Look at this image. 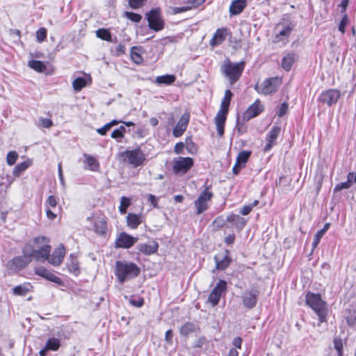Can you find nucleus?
I'll return each instance as SVG.
<instances>
[{"label":"nucleus","instance_id":"nucleus-1","mask_svg":"<svg viewBox=\"0 0 356 356\" xmlns=\"http://www.w3.org/2000/svg\"><path fill=\"white\" fill-rule=\"evenodd\" d=\"M140 268L134 262L117 261L115 265V275L121 284L140 275Z\"/></svg>","mask_w":356,"mask_h":356},{"label":"nucleus","instance_id":"nucleus-2","mask_svg":"<svg viewBox=\"0 0 356 356\" xmlns=\"http://www.w3.org/2000/svg\"><path fill=\"white\" fill-rule=\"evenodd\" d=\"M305 302L318 316L320 323L327 321L328 308L327 302L322 299L320 293H307Z\"/></svg>","mask_w":356,"mask_h":356},{"label":"nucleus","instance_id":"nucleus-3","mask_svg":"<svg viewBox=\"0 0 356 356\" xmlns=\"http://www.w3.org/2000/svg\"><path fill=\"white\" fill-rule=\"evenodd\" d=\"M120 157L122 161L133 168L142 166L147 161L146 154L140 147L134 149H126L120 153Z\"/></svg>","mask_w":356,"mask_h":356},{"label":"nucleus","instance_id":"nucleus-4","mask_svg":"<svg viewBox=\"0 0 356 356\" xmlns=\"http://www.w3.org/2000/svg\"><path fill=\"white\" fill-rule=\"evenodd\" d=\"M245 63H232L229 60L224 63L221 67L222 74L226 76L231 85L234 84L241 78L244 70Z\"/></svg>","mask_w":356,"mask_h":356},{"label":"nucleus","instance_id":"nucleus-5","mask_svg":"<svg viewBox=\"0 0 356 356\" xmlns=\"http://www.w3.org/2000/svg\"><path fill=\"white\" fill-rule=\"evenodd\" d=\"M89 223L88 229L99 235H104L107 232L106 217L103 213H94L86 218Z\"/></svg>","mask_w":356,"mask_h":356},{"label":"nucleus","instance_id":"nucleus-6","mask_svg":"<svg viewBox=\"0 0 356 356\" xmlns=\"http://www.w3.org/2000/svg\"><path fill=\"white\" fill-rule=\"evenodd\" d=\"M145 15L150 29L159 32L164 29L165 23L160 8H152Z\"/></svg>","mask_w":356,"mask_h":356},{"label":"nucleus","instance_id":"nucleus-7","mask_svg":"<svg viewBox=\"0 0 356 356\" xmlns=\"http://www.w3.org/2000/svg\"><path fill=\"white\" fill-rule=\"evenodd\" d=\"M210 187L211 186H208L206 183L204 185V191L200 193L197 200L194 201L197 215H200L209 209V202L213 197V192L209 191Z\"/></svg>","mask_w":356,"mask_h":356},{"label":"nucleus","instance_id":"nucleus-8","mask_svg":"<svg viewBox=\"0 0 356 356\" xmlns=\"http://www.w3.org/2000/svg\"><path fill=\"white\" fill-rule=\"evenodd\" d=\"M24 246L26 249L25 252L30 255L31 261L33 259H35L38 262H44L46 260L47 261V258L49 256L51 249L49 245H44L38 250L34 249L33 246L29 243L26 244Z\"/></svg>","mask_w":356,"mask_h":356},{"label":"nucleus","instance_id":"nucleus-9","mask_svg":"<svg viewBox=\"0 0 356 356\" xmlns=\"http://www.w3.org/2000/svg\"><path fill=\"white\" fill-rule=\"evenodd\" d=\"M25 246L22 248V255L15 257L8 262V268L13 272H17L25 268L31 261L30 255L26 253Z\"/></svg>","mask_w":356,"mask_h":356},{"label":"nucleus","instance_id":"nucleus-10","mask_svg":"<svg viewBox=\"0 0 356 356\" xmlns=\"http://www.w3.org/2000/svg\"><path fill=\"white\" fill-rule=\"evenodd\" d=\"M194 161L191 157H177L172 161V171L175 175H185L193 166Z\"/></svg>","mask_w":356,"mask_h":356},{"label":"nucleus","instance_id":"nucleus-11","mask_svg":"<svg viewBox=\"0 0 356 356\" xmlns=\"http://www.w3.org/2000/svg\"><path fill=\"white\" fill-rule=\"evenodd\" d=\"M296 26L295 22L292 21L281 22L277 24L275 29L282 27V29L275 35L276 42H280L284 38H288Z\"/></svg>","mask_w":356,"mask_h":356},{"label":"nucleus","instance_id":"nucleus-12","mask_svg":"<svg viewBox=\"0 0 356 356\" xmlns=\"http://www.w3.org/2000/svg\"><path fill=\"white\" fill-rule=\"evenodd\" d=\"M341 97V92L337 89H329L323 91L319 96L318 100L320 102L331 106L337 104Z\"/></svg>","mask_w":356,"mask_h":356},{"label":"nucleus","instance_id":"nucleus-13","mask_svg":"<svg viewBox=\"0 0 356 356\" xmlns=\"http://www.w3.org/2000/svg\"><path fill=\"white\" fill-rule=\"evenodd\" d=\"M281 83V80L277 76L265 79L262 83L261 94L268 95L275 93L277 91Z\"/></svg>","mask_w":356,"mask_h":356},{"label":"nucleus","instance_id":"nucleus-14","mask_svg":"<svg viewBox=\"0 0 356 356\" xmlns=\"http://www.w3.org/2000/svg\"><path fill=\"white\" fill-rule=\"evenodd\" d=\"M138 241L137 237H134L126 232H121L115 240V248L128 249Z\"/></svg>","mask_w":356,"mask_h":356},{"label":"nucleus","instance_id":"nucleus-15","mask_svg":"<svg viewBox=\"0 0 356 356\" xmlns=\"http://www.w3.org/2000/svg\"><path fill=\"white\" fill-rule=\"evenodd\" d=\"M264 110V106L261 104V102L257 99L253 104H252L247 110L243 113V120L248 121L250 119L258 116Z\"/></svg>","mask_w":356,"mask_h":356},{"label":"nucleus","instance_id":"nucleus-16","mask_svg":"<svg viewBox=\"0 0 356 356\" xmlns=\"http://www.w3.org/2000/svg\"><path fill=\"white\" fill-rule=\"evenodd\" d=\"M65 255V248L63 244H60L55 248L51 254H49L47 261L54 266H60Z\"/></svg>","mask_w":356,"mask_h":356},{"label":"nucleus","instance_id":"nucleus-17","mask_svg":"<svg viewBox=\"0 0 356 356\" xmlns=\"http://www.w3.org/2000/svg\"><path fill=\"white\" fill-rule=\"evenodd\" d=\"M34 272L37 275H39L49 281L56 283L60 286L64 285V282L59 277L43 266L36 267Z\"/></svg>","mask_w":356,"mask_h":356},{"label":"nucleus","instance_id":"nucleus-18","mask_svg":"<svg viewBox=\"0 0 356 356\" xmlns=\"http://www.w3.org/2000/svg\"><path fill=\"white\" fill-rule=\"evenodd\" d=\"M259 291L257 289H252L245 292L242 296L243 305L248 309L254 307L257 302Z\"/></svg>","mask_w":356,"mask_h":356},{"label":"nucleus","instance_id":"nucleus-19","mask_svg":"<svg viewBox=\"0 0 356 356\" xmlns=\"http://www.w3.org/2000/svg\"><path fill=\"white\" fill-rule=\"evenodd\" d=\"M281 132V127L279 126H273L269 131L266 136V144L264 147L265 152L270 151L272 147L275 145L276 140L277 139Z\"/></svg>","mask_w":356,"mask_h":356},{"label":"nucleus","instance_id":"nucleus-20","mask_svg":"<svg viewBox=\"0 0 356 356\" xmlns=\"http://www.w3.org/2000/svg\"><path fill=\"white\" fill-rule=\"evenodd\" d=\"M190 120V114L184 113L179 120L174 129L172 130V134L175 138L181 136L186 131L188 124Z\"/></svg>","mask_w":356,"mask_h":356},{"label":"nucleus","instance_id":"nucleus-21","mask_svg":"<svg viewBox=\"0 0 356 356\" xmlns=\"http://www.w3.org/2000/svg\"><path fill=\"white\" fill-rule=\"evenodd\" d=\"M229 254V251L226 250L225 255L219 254L214 257L216 268L218 270H224L229 266L232 259Z\"/></svg>","mask_w":356,"mask_h":356},{"label":"nucleus","instance_id":"nucleus-22","mask_svg":"<svg viewBox=\"0 0 356 356\" xmlns=\"http://www.w3.org/2000/svg\"><path fill=\"white\" fill-rule=\"evenodd\" d=\"M227 112L219 110L214 119L217 132L220 137L224 134L225 123L227 119Z\"/></svg>","mask_w":356,"mask_h":356},{"label":"nucleus","instance_id":"nucleus-23","mask_svg":"<svg viewBox=\"0 0 356 356\" xmlns=\"http://www.w3.org/2000/svg\"><path fill=\"white\" fill-rule=\"evenodd\" d=\"M137 248L140 252L150 255L158 251L159 243L155 241H151L148 243H139Z\"/></svg>","mask_w":356,"mask_h":356},{"label":"nucleus","instance_id":"nucleus-24","mask_svg":"<svg viewBox=\"0 0 356 356\" xmlns=\"http://www.w3.org/2000/svg\"><path fill=\"white\" fill-rule=\"evenodd\" d=\"M246 6V0H233L229 8L230 16L238 15L241 14Z\"/></svg>","mask_w":356,"mask_h":356},{"label":"nucleus","instance_id":"nucleus-25","mask_svg":"<svg viewBox=\"0 0 356 356\" xmlns=\"http://www.w3.org/2000/svg\"><path fill=\"white\" fill-rule=\"evenodd\" d=\"M226 32L227 29H218L210 40L209 44L212 47L221 44L226 39Z\"/></svg>","mask_w":356,"mask_h":356},{"label":"nucleus","instance_id":"nucleus-26","mask_svg":"<svg viewBox=\"0 0 356 356\" xmlns=\"http://www.w3.org/2000/svg\"><path fill=\"white\" fill-rule=\"evenodd\" d=\"M67 268L70 273H72L75 276H78L80 274V268L77 258L73 254L70 255L68 261L66 264Z\"/></svg>","mask_w":356,"mask_h":356},{"label":"nucleus","instance_id":"nucleus-27","mask_svg":"<svg viewBox=\"0 0 356 356\" xmlns=\"http://www.w3.org/2000/svg\"><path fill=\"white\" fill-rule=\"evenodd\" d=\"M227 221L233 224L238 230H241L246 224V220L237 214H231L227 216Z\"/></svg>","mask_w":356,"mask_h":356},{"label":"nucleus","instance_id":"nucleus-28","mask_svg":"<svg viewBox=\"0 0 356 356\" xmlns=\"http://www.w3.org/2000/svg\"><path fill=\"white\" fill-rule=\"evenodd\" d=\"M296 58V55L294 53H288L282 59V67L285 71H290Z\"/></svg>","mask_w":356,"mask_h":356},{"label":"nucleus","instance_id":"nucleus-29","mask_svg":"<svg viewBox=\"0 0 356 356\" xmlns=\"http://www.w3.org/2000/svg\"><path fill=\"white\" fill-rule=\"evenodd\" d=\"M197 326L192 322L184 323L179 328V333L184 337H188L191 334L195 332Z\"/></svg>","mask_w":356,"mask_h":356},{"label":"nucleus","instance_id":"nucleus-30","mask_svg":"<svg viewBox=\"0 0 356 356\" xmlns=\"http://www.w3.org/2000/svg\"><path fill=\"white\" fill-rule=\"evenodd\" d=\"M127 226L130 228L136 229L142 222L140 216L136 213H129L127 216Z\"/></svg>","mask_w":356,"mask_h":356},{"label":"nucleus","instance_id":"nucleus-31","mask_svg":"<svg viewBox=\"0 0 356 356\" xmlns=\"http://www.w3.org/2000/svg\"><path fill=\"white\" fill-rule=\"evenodd\" d=\"M232 97H233L232 92L229 89L226 90L225 92L224 97L220 103V110L228 113L229 106L230 105V102H231Z\"/></svg>","mask_w":356,"mask_h":356},{"label":"nucleus","instance_id":"nucleus-32","mask_svg":"<svg viewBox=\"0 0 356 356\" xmlns=\"http://www.w3.org/2000/svg\"><path fill=\"white\" fill-rule=\"evenodd\" d=\"M330 227V223H325L323 226V227L318 230L316 234L314 236L313 242H312V250H314L316 248V247L318 245L321 238L323 236V235L325 234V232L328 230Z\"/></svg>","mask_w":356,"mask_h":356},{"label":"nucleus","instance_id":"nucleus-33","mask_svg":"<svg viewBox=\"0 0 356 356\" xmlns=\"http://www.w3.org/2000/svg\"><path fill=\"white\" fill-rule=\"evenodd\" d=\"M124 298L127 300L129 304L136 308H140L144 305L145 301L144 298L139 296H125Z\"/></svg>","mask_w":356,"mask_h":356},{"label":"nucleus","instance_id":"nucleus-34","mask_svg":"<svg viewBox=\"0 0 356 356\" xmlns=\"http://www.w3.org/2000/svg\"><path fill=\"white\" fill-rule=\"evenodd\" d=\"M84 163L87 164L88 168L91 170H96L99 168V163L97 159L91 155L84 154Z\"/></svg>","mask_w":356,"mask_h":356},{"label":"nucleus","instance_id":"nucleus-35","mask_svg":"<svg viewBox=\"0 0 356 356\" xmlns=\"http://www.w3.org/2000/svg\"><path fill=\"white\" fill-rule=\"evenodd\" d=\"M176 77L173 74H165L159 76L156 78V82L158 84L170 85L175 81Z\"/></svg>","mask_w":356,"mask_h":356},{"label":"nucleus","instance_id":"nucleus-36","mask_svg":"<svg viewBox=\"0 0 356 356\" xmlns=\"http://www.w3.org/2000/svg\"><path fill=\"white\" fill-rule=\"evenodd\" d=\"M29 284H20L15 286L13 289V293L14 295L25 296L29 291Z\"/></svg>","mask_w":356,"mask_h":356},{"label":"nucleus","instance_id":"nucleus-37","mask_svg":"<svg viewBox=\"0 0 356 356\" xmlns=\"http://www.w3.org/2000/svg\"><path fill=\"white\" fill-rule=\"evenodd\" d=\"M29 66L38 72H43L46 70V65L41 60H30L29 62Z\"/></svg>","mask_w":356,"mask_h":356},{"label":"nucleus","instance_id":"nucleus-38","mask_svg":"<svg viewBox=\"0 0 356 356\" xmlns=\"http://www.w3.org/2000/svg\"><path fill=\"white\" fill-rule=\"evenodd\" d=\"M96 35L99 38L108 41L113 42L111 33L109 30L106 29H99L96 31Z\"/></svg>","mask_w":356,"mask_h":356},{"label":"nucleus","instance_id":"nucleus-39","mask_svg":"<svg viewBox=\"0 0 356 356\" xmlns=\"http://www.w3.org/2000/svg\"><path fill=\"white\" fill-rule=\"evenodd\" d=\"M45 346L49 350L56 351L60 346V341L57 338H50L47 340Z\"/></svg>","mask_w":356,"mask_h":356},{"label":"nucleus","instance_id":"nucleus-40","mask_svg":"<svg viewBox=\"0 0 356 356\" xmlns=\"http://www.w3.org/2000/svg\"><path fill=\"white\" fill-rule=\"evenodd\" d=\"M251 155L250 151H242L239 152L236 158V163L243 165L245 167V163L248 161Z\"/></svg>","mask_w":356,"mask_h":356},{"label":"nucleus","instance_id":"nucleus-41","mask_svg":"<svg viewBox=\"0 0 356 356\" xmlns=\"http://www.w3.org/2000/svg\"><path fill=\"white\" fill-rule=\"evenodd\" d=\"M227 290V282L223 280H220L216 286L211 291H216V295H219L220 298L222 293Z\"/></svg>","mask_w":356,"mask_h":356},{"label":"nucleus","instance_id":"nucleus-42","mask_svg":"<svg viewBox=\"0 0 356 356\" xmlns=\"http://www.w3.org/2000/svg\"><path fill=\"white\" fill-rule=\"evenodd\" d=\"M126 132V128L124 126H120L119 128L115 129L111 134V138L118 140V142L124 138Z\"/></svg>","mask_w":356,"mask_h":356},{"label":"nucleus","instance_id":"nucleus-43","mask_svg":"<svg viewBox=\"0 0 356 356\" xmlns=\"http://www.w3.org/2000/svg\"><path fill=\"white\" fill-rule=\"evenodd\" d=\"M29 166V163L28 161H23L17 165L13 169V175L15 177L19 176L22 172L26 170Z\"/></svg>","mask_w":356,"mask_h":356},{"label":"nucleus","instance_id":"nucleus-44","mask_svg":"<svg viewBox=\"0 0 356 356\" xmlns=\"http://www.w3.org/2000/svg\"><path fill=\"white\" fill-rule=\"evenodd\" d=\"M131 60L136 64H140L143 61L141 55L138 53V49L136 47H132L130 52Z\"/></svg>","mask_w":356,"mask_h":356},{"label":"nucleus","instance_id":"nucleus-45","mask_svg":"<svg viewBox=\"0 0 356 356\" xmlns=\"http://www.w3.org/2000/svg\"><path fill=\"white\" fill-rule=\"evenodd\" d=\"M130 204H131L130 199L125 196H122L120 199V205L119 207V211L122 214L126 213L127 208L129 207Z\"/></svg>","mask_w":356,"mask_h":356},{"label":"nucleus","instance_id":"nucleus-46","mask_svg":"<svg viewBox=\"0 0 356 356\" xmlns=\"http://www.w3.org/2000/svg\"><path fill=\"white\" fill-rule=\"evenodd\" d=\"M184 145L189 154L196 153L197 148L191 137L186 138Z\"/></svg>","mask_w":356,"mask_h":356},{"label":"nucleus","instance_id":"nucleus-47","mask_svg":"<svg viewBox=\"0 0 356 356\" xmlns=\"http://www.w3.org/2000/svg\"><path fill=\"white\" fill-rule=\"evenodd\" d=\"M86 85V79L82 77H78L72 82L73 88L76 91H80Z\"/></svg>","mask_w":356,"mask_h":356},{"label":"nucleus","instance_id":"nucleus-48","mask_svg":"<svg viewBox=\"0 0 356 356\" xmlns=\"http://www.w3.org/2000/svg\"><path fill=\"white\" fill-rule=\"evenodd\" d=\"M124 17H126L128 19L138 23L142 19V16L138 13H135L133 12H124Z\"/></svg>","mask_w":356,"mask_h":356},{"label":"nucleus","instance_id":"nucleus-49","mask_svg":"<svg viewBox=\"0 0 356 356\" xmlns=\"http://www.w3.org/2000/svg\"><path fill=\"white\" fill-rule=\"evenodd\" d=\"M18 158V154L15 151H10L8 153L6 156V162L8 165H13L15 163Z\"/></svg>","mask_w":356,"mask_h":356},{"label":"nucleus","instance_id":"nucleus-50","mask_svg":"<svg viewBox=\"0 0 356 356\" xmlns=\"http://www.w3.org/2000/svg\"><path fill=\"white\" fill-rule=\"evenodd\" d=\"M334 348L337 351L338 356H342L343 353V342L341 339H334Z\"/></svg>","mask_w":356,"mask_h":356},{"label":"nucleus","instance_id":"nucleus-51","mask_svg":"<svg viewBox=\"0 0 356 356\" xmlns=\"http://www.w3.org/2000/svg\"><path fill=\"white\" fill-rule=\"evenodd\" d=\"M220 299V296L216 295V291H211L209 296L208 301L214 307L219 303Z\"/></svg>","mask_w":356,"mask_h":356},{"label":"nucleus","instance_id":"nucleus-52","mask_svg":"<svg viewBox=\"0 0 356 356\" xmlns=\"http://www.w3.org/2000/svg\"><path fill=\"white\" fill-rule=\"evenodd\" d=\"M349 19L348 15L345 13L339 24V31L341 33H345L346 32V26L348 24Z\"/></svg>","mask_w":356,"mask_h":356},{"label":"nucleus","instance_id":"nucleus-53","mask_svg":"<svg viewBox=\"0 0 356 356\" xmlns=\"http://www.w3.org/2000/svg\"><path fill=\"white\" fill-rule=\"evenodd\" d=\"M47 38V29L40 28L36 32V38L38 42H43Z\"/></svg>","mask_w":356,"mask_h":356},{"label":"nucleus","instance_id":"nucleus-54","mask_svg":"<svg viewBox=\"0 0 356 356\" xmlns=\"http://www.w3.org/2000/svg\"><path fill=\"white\" fill-rule=\"evenodd\" d=\"M352 184H350L348 181H345V182H341V183H339V184H337L334 188V193H337L338 191H340L343 189H348L351 187Z\"/></svg>","mask_w":356,"mask_h":356},{"label":"nucleus","instance_id":"nucleus-55","mask_svg":"<svg viewBox=\"0 0 356 356\" xmlns=\"http://www.w3.org/2000/svg\"><path fill=\"white\" fill-rule=\"evenodd\" d=\"M192 8H193V7L192 6L191 4V6H187L173 7V8H172V13L173 15H176V14H178V13L186 12V11L189 10H191Z\"/></svg>","mask_w":356,"mask_h":356},{"label":"nucleus","instance_id":"nucleus-56","mask_svg":"<svg viewBox=\"0 0 356 356\" xmlns=\"http://www.w3.org/2000/svg\"><path fill=\"white\" fill-rule=\"evenodd\" d=\"M145 0H129V3L133 9H138L143 5Z\"/></svg>","mask_w":356,"mask_h":356},{"label":"nucleus","instance_id":"nucleus-57","mask_svg":"<svg viewBox=\"0 0 356 356\" xmlns=\"http://www.w3.org/2000/svg\"><path fill=\"white\" fill-rule=\"evenodd\" d=\"M288 108H289L288 104L286 102H283L281 104V106L277 111V115L279 117H282L287 113Z\"/></svg>","mask_w":356,"mask_h":356},{"label":"nucleus","instance_id":"nucleus-58","mask_svg":"<svg viewBox=\"0 0 356 356\" xmlns=\"http://www.w3.org/2000/svg\"><path fill=\"white\" fill-rule=\"evenodd\" d=\"M207 342V340L205 337H199L195 342L194 343L193 347L201 348L202 346Z\"/></svg>","mask_w":356,"mask_h":356},{"label":"nucleus","instance_id":"nucleus-59","mask_svg":"<svg viewBox=\"0 0 356 356\" xmlns=\"http://www.w3.org/2000/svg\"><path fill=\"white\" fill-rule=\"evenodd\" d=\"M39 120L42 127L50 128L53 125V122L51 119L41 118Z\"/></svg>","mask_w":356,"mask_h":356},{"label":"nucleus","instance_id":"nucleus-60","mask_svg":"<svg viewBox=\"0 0 356 356\" xmlns=\"http://www.w3.org/2000/svg\"><path fill=\"white\" fill-rule=\"evenodd\" d=\"M57 205V200L55 196L49 195L46 202V206H49L51 207H56Z\"/></svg>","mask_w":356,"mask_h":356},{"label":"nucleus","instance_id":"nucleus-61","mask_svg":"<svg viewBox=\"0 0 356 356\" xmlns=\"http://www.w3.org/2000/svg\"><path fill=\"white\" fill-rule=\"evenodd\" d=\"M173 332L172 330H168L165 334V341L169 345L172 344Z\"/></svg>","mask_w":356,"mask_h":356},{"label":"nucleus","instance_id":"nucleus-62","mask_svg":"<svg viewBox=\"0 0 356 356\" xmlns=\"http://www.w3.org/2000/svg\"><path fill=\"white\" fill-rule=\"evenodd\" d=\"M185 147V145L182 142H179L176 143L175 147H174V152L177 154H181L183 152V150Z\"/></svg>","mask_w":356,"mask_h":356},{"label":"nucleus","instance_id":"nucleus-63","mask_svg":"<svg viewBox=\"0 0 356 356\" xmlns=\"http://www.w3.org/2000/svg\"><path fill=\"white\" fill-rule=\"evenodd\" d=\"M147 200H148L149 202L151 203V204L154 208H157L158 207L157 198H156V197L155 195H152V194L148 195Z\"/></svg>","mask_w":356,"mask_h":356},{"label":"nucleus","instance_id":"nucleus-64","mask_svg":"<svg viewBox=\"0 0 356 356\" xmlns=\"http://www.w3.org/2000/svg\"><path fill=\"white\" fill-rule=\"evenodd\" d=\"M111 129L109 124L107 123L104 125L102 127L98 129L97 130V133L102 136H105L108 131Z\"/></svg>","mask_w":356,"mask_h":356}]
</instances>
